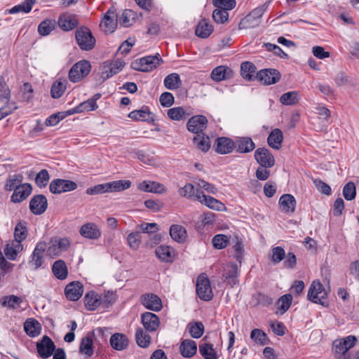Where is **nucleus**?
<instances>
[{
	"label": "nucleus",
	"mask_w": 359,
	"mask_h": 359,
	"mask_svg": "<svg viewBox=\"0 0 359 359\" xmlns=\"http://www.w3.org/2000/svg\"><path fill=\"white\" fill-rule=\"evenodd\" d=\"M267 8L268 5L264 4L255 8L241 20L238 24L239 29H250L257 27L260 24L262 17Z\"/></svg>",
	"instance_id": "obj_1"
},
{
	"label": "nucleus",
	"mask_w": 359,
	"mask_h": 359,
	"mask_svg": "<svg viewBox=\"0 0 359 359\" xmlns=\"http://www.w3.org/2000/svg\"><path fill=\"white\" fill-rule=\"evenodd\" d=\"M327 296V292L322 283L318 280L313 281L308 292V299L313 303L327 306L328 305Z\"/></svg>",
	"instance_id": "obj_2"
},
{
	"label": "nucleus",
	"mask_w": 359,
	"mask_h": 359,
	"mask_svg": "<svg viewBox=\"0 0 359 359\" xmlns=\"http://www.w3.org/2000/svg\"><path fill=\"white\" fill-rule=\"evenodd\" d=\"M76 40L79 48L86 51L92 50L95 45V39L86 27H81L75 32Z\"/></svg>",
	"instance_id": "obj_3"
},
{
	"label": "nucleus",
	"mask_w": 359,
	"mask_h": 359,
	"mask_svg": "<svg viewBox=\"0 0 359 359\" xmlns=\"http://www.w3.org/2000/svg\"><path fill=\"white\" fill-rule=\"evenodd\" d=\"M163 60L158 53L155 55H149L140 59L139 61H135L132 64L133 69L140 72H150L156 68Z\"/></svg>",
	"instance_id": "obj_4"
},
{
	"label": "nucleus",
	"mask_w": 359,
	"mask_h": 359,
	"mask_svg": "<svg viewBox=\"0 0 359 359\" xmlns=\"http://www.w3.org/2000/svg\"><path fill=\"white\" fill-rule=\"evenodd\" d=\"M91 69L90 63L87 60H81L74 64L69 72V79L72 82L76 83L86 77Z\"/></svg>",
	"instance_id": "obj_5"
},
{
	"label": "nucleus",
	"mask_w": 359,
	"mask_h": 359,
	"mask_svg": "<svg viewBox=\"0 0 359 359\" xmlns=\"http://www.w3.org/2000/svg\"><path fill=\"white\" fill-rule=\"evenodd\" d=\"M196 292L199 298L204 301H210L213 297L210 280L204 274H201L197 278Z\"/></svg>",
	"instance_id": "obj_6"
},
{
	"label": "nucleus",
	"mask_w": 359,
	"mask_h": 359,
	"mask_svg": "<svg viewBox=\"0 0 359 359\" xmlns=\"http://www.w3.org/2000/svg\"><path fill=\"white\" fill-rule=\"evenodd\" d=\"M357 339L355 336L349 335L346 337L335 339L333 341V348L338 357L345 355L346 353L354 346Z\"/></svg>",
	"instance_id": "obj_7"
},
{
	"label": "nucleus",
	"mask_w": 359,
	"mask_h": 359,
	"mask_svg": "<svg viewBox=\"0 0 359 359\" xmlns=\"http://www.w3.org/2000/svg\"><path fill=\"white\" fill-rule=\"evenodd\" d=\"M76 188L77 184L74 182L62 179L53 180L49 185L50 191L54 194L73 191Z\"/></svg>",
	"instance_id": "obj_8"
},
{
	"label": "nucleus",
	"mask_w": 359,
	"mask_h": 359,
	"mask_svg": "<svg viewBox=\"0 0 359 359\" xmlns=\"http://www.w3.org/2000/svg\"><path fill=\"white\" fill-rule=\"evenodd\" d=\"M280 72L275 69H264L258 72L256 79L264 85L276 83L280 79Z\"/></svg>",
	"instance_id": "obj_9"
},
{
	"label": "nucleus",
	"mask_w": 359,
	"mask_h": 359,
	"mask_svg": "<svg viewBox=\"0 0 359 359\" xmlns=\"http://www.w3.org/2000/svg\"><path fill=\"white\" fill-rule=\"evenodd\" d=\"M208 126V119L205 116L196 115L189 119L187 127L189 132L199 135L203 133Z\"/></svg>",
	"instance_id": "obj_10"
},
{
	"label": "nucleus",
	"mask_w": 359,
	"mask_h": 359,
	"mask_svg": "<svg viewBox=\"0 0 359 359\" xmlns=\"http://www.w3.org/2000/svg\"><path fill=\"white\" fill-rule=\"evenodd\" d=\"M117 14L113 8H109L104 14L100 27L105 33H112L117 26Z\"/></svg>",
	"instance_id": "obj_11"
},
{
	"label": "nucleus",
	"mask_w": 359,
	"mask_h": 359,
	"mask_svg": "<svg viewBox=\"0 0 359 359\" xmlns=\"http://www.w3.org/2000/svg\"><path fill=\"white\" fill-rule=\"evenodd\" d=\"M36 349L41 358H48L53 355L55 350V345L49 337L43 336L42 339L36 343Z\"/></svg>",
	"instance_id": "obj_12"
},
{
	"label": "nucleus",
	"mask_w": 359,
	"mask_h": 359,
	"mask_svg": "<svg viewBox=\"0 0 359 359\" xmlns=\"http://www.w3.org/2000/svg\"><path fill=\"white\" fill-rule=\"evenodd\" d=\"M255 158L262 167L271 168L275 163V159L272 154L264 147L255 150Z\"/></svg>",
	"instance_id": "obj_13"
},
{
	"label": "nucleus",
	"mask_w": 359,
	"mask_h": 359,
	"mask_svg": "<svg viewBox=\"0 0 359 359\" xmlns=\"http://www.w3.org/2000/svg\"><path fill=\"white\" fill-rule=\"evenodd\" d=\"M48 201L44 195L38 194L33 196L29 202L30 211L36 215L43 214L47 209Z\"/></svg>",
	"instance_id": "obj_14"
},
{
	"label": "nucleus",
	"mask_w": 359,
	"mask_h": 359,
	"mask_svg": "<svg viewBox=\"0 0 359 359\" xmlns=\"http://www.w3.org/2000/svg\"><path fill=\"white\" fill-rule=\"evenodd\" d=\"M124 65L125 62L121 60H117L110 63L105 62L103 70L101 72V78L103 81L109 79L121 71Z\"/></svg>",
	"instance_id": "obj_15"
},
{
	"label": "nucleus",
	"mask_w": 359,
	"mask_h": 359,
	"mask_svg": "<svg viewBox=\"0 0 359 359\" xmlns=\"http://www.w3.org/2000/svg\"><path fill=\"white\" fill-rule=\"evenodd\" d=\"M57 24L61 29L68 32L76 27L79 21L75 15L64 13L59 16Z\"/></svg>",
	"instance_id": "obj_16"
},
{
	"label": "nucleus",
	"mask_w": 359,
	"mask_h": 359,
	"mask_svg": "<svg viewBox=\"0 0 359 359\" xmlns=\"http://www.w3.org/2000/svg\"><path fill=\"white\" fill-rule=\"evenodd\" d=\"M83 293V285L79 281H73L67 285L65 289L66 297L70 301H77Z\"/></svg>",
	"instance_id": "obj_17"
},
{
	"label": "nucleus",
	"mask_w": 359,
	"mask_h": 359,
	"mask_svg": "<svg viewBox=\"0 0 359 359\" xmlns=\"http://www.w3.org/2000/svg\"><path fill=\"white\" fill-rule=\"evenodd\" d=\"M32 187L29 183H24L13 190L11 197L13 203H18L25 200L32 193Z\"/></svg>",
	"instance_id": "obj_18"
},
{
	"label": "nucleus",
	"mask_w": 359,
	"mask_h": 359,
	"mask_svg": "<svg viewBox=\"0 0 359 359\" xmlns=\"http://www.w3.org/2000/svg\"><path fill=\"white\" fill-rule=\"evenodd\" d=\"M196 199L208 208L216 210H221L224 206L222 203L216 198L206 196L203 191L199 190H196Z\"/></svg>",
	"instance_id": "obj_19"
},
{
	"label": "nucleus",
	"mask_w": 359,
	"mask_h": 359,
	"mask_svg": "<svg viewBox=\"0 0 359 359\" xmlns=\"http://www.w3.org/2000/svg\"><path fill=\"white\" fill-rule=\"evenodd\" d=\"M80 234L88 239L96 240L101 236V231L95 223L88 222L82 225L79 229Z\"/></svg>",
	"instance_id": "obj_20"
},
{
	"label": "nucleus",
	"mask_w": 359,
	"mask_h": 359,
	"mask_svg": "<svg viewBox=\"0 0 359 359\" xmlns=\"http://www.w3.org/2000/svg\"><path fill=\"white\" fill-rule=\"evenodd\" d=\"M141 320L145 330L149 332L156 331L160 325L158 316L151 312L142 313Z\"/></svg>",
	"instance_id": "obj_21"
},
{
	"label": "nucleus",
	"mask_w": 359,
	"mask_h": 359,
	"mask_svg": "<svg viewBox=\"0 0 359 359\" xmlns=\"http://www.w3.org/2000/svg\"><path fill=\"white\" fill-rule=\"evenodd\" d=\"M141 302L147 309L159 311L162 309L161 299L154 294H147L142 296Z\"/></svg>",
	"instance_id": "obj_22"
},
{
	"label": "nucleus",
	"mask_w": 359,
	"mask_h": 359,
	"mask_svg": "<svg viewBox=\"0 0 359 359\" xmlns=\"http://www.w3.org/2000/svg\"><path fill=\"white\" fill-rule=\"evenodd\" d=\"M46 248L47 245L45 242H40L35 247L29 260V264L34 266V269H39L42 265V258Z\"/></svg>",
	"instance_id": "obj_23"
},
{
	"label": "nucleus",
	"mask_w": 359,
	"mask_h": 359,
	"mask_svg": "<svg viewBox=\"0 0 359 359\" xmlns=\"http://www.w3.org/2000/svg\"><path fill=\"white\" fill-rule=\"evenodd\" d=\"M234 146V142L229 137H218L215 141V151L221 154H227L231 153L233 151Z\"/></svg>",
	"instance_id": "obj_24"
},
{
	"label": "nucleus",
	"mask_w": 359,
	"mask_h": 359,
	"mask_svg": "<svg viewBox=\"0 0 359 359\" xmlns=\"http://www.w3.org/2000/svg\"><path fill=\"white\" fill-rule=\"evenodd\" d=\"M197 352L196 342L191 339H184L180 346V353L184 358H191Z\"/></svg>",
	"instance_id": "obj_25"
},
{
	"label": "nucleus",
	"mask_w": 359,
	"mask_h": 359,
	"mask_svg": "<svg viewBox=\"0 0 359 359\" xmlns=\"http://www.w3.org/2000/svg\"><path fill=\"white\" fill-rule=\"evenodd\" d=\"M234 148L236 149V151L242 154L249 153L255 148L254 142L250 137H238L234 142Z\"/></svg>",
	"instance_id": "obj_26"
},
{
	"label": "nucleus",
	"mask_w": 359,
	"mask_h": 359,
	"mask_svg": "<svg viewBox=\"0 0 359 359\" xmlns=\"http://www.w3.org/2000/svg\"><path fill=\"white\" fill-rule=\"evenodd\" d=\"M138 189L145 192L163 194L166 191L165 187L159 182L143 181L138 185Z\"/></svg>",
	"instance_id": "obj_27"
},
{
	"label": "nucleus",
	"mask_w": 359,
	"mask_h": 359,
	"mask_svg": "<svg viewBox=\"0 0 359 359\" xmlns=\"http://www.w3.org/2000/svg\"><path fill=\"white\" fill-rule=\"evenodd\" d=\"M279 205L283 212H294L296 200L291 194H283L279 199Z\"/></svg>",
	"instance_id": "obj_28"
},
{
	"label": "nucleus",
	"mask_w": 359,
	"mask_h": 359,
	"mask_svg": "<svg viewBox=\"0 0 359 359\" xmlns=\"http://www.w3.org/2000/svg\"><path fill=\"white\" fill-rule=\"evenodd\" d=\"M110 344L113 348L117 351L126 349L128 346L127 337L121 333H115L111 336Z\"/></svg>",
	"instance_id": "obj_29"
},
{
	"label": "nucleus",
	"mask_w": 359,
	"mask_h": 359,
	"mask_svg": "<svg viewBox=\"0 0 359 359\" xmlns=\"http://www.w3.org/2000/svg\"><path fill=\"white\" fill-rule=\"evenodd\" d=\"M232 70L226 66H219L213 69L211 72V78L216 81L228 79L232 76Z\"/></svg>",
	"instance_id": "obj_30"
},
{
	"label": "nucleus",
	"mask_w": 359,
	"mask_h": 359,
	"mask_svg": "<svg viewBox=\"0 0 359 359\" xmlns=\"http://www.w3.org/2000/svg\"><path fill=\"white\" fill-rule=\"evenodd\" d=\"M170 235L175 241L179 243H184L187 237L185 228L178 224H172L170 226Z\"/></svg>",
	"instance_id": "obj_31"
},
{
	"label": "nucleus",
	"mask_w": 359,
	"mask_h": 359,
	"mask_svg": "<svg viewBox=\"0 0 359 359\" xmlns=\"http://www.w3.org/2000/svg\"><path fill=\"white\" fill-rule=\"evenodd\" d=\"M24 330L27 335L35 337L40 334L41 326L36 320L29 318L24 323Z\"/></svg>",
	"instance_id": "obj_32"
},
{
	"label": "nucleus",
	"mask_w": 359,
	"mask_h": 359,
	"mask_svg": "<svg viewBox=\"0 0 359 359\" xmlns=\"http://www.w3.org/2000/svg\"><path fill=\"white\" fill-rule=\"evenodd\" d=\"M212 32V25L205 19L199 21L195 29L196 35L202 39L208 38Z\"/></svg>",
	"instance_id": "obj_33"
},
{
	"label": "nucleus",
	"mask_w": 359,
	"mask_h": 359,
	"mask_svg": "<svg viewBox=\"0 0 359 359\" xmlns=\"http://www.w3.org/2000/svg\"><path fill=\"white\" fill-rule=\"evenodd\" d=\"M156 257L164 262H172L174 257L173 250L168 245H160L155 250Z\"/></svg>",
	"instance_id": "obj_34"
},
{
	"label": "nucleus",
	"mask_w": 359,
	"mask_h": 359,
	"mask_svg": "<svg viewBox=\"0 0 359 359\" xmlns=\"http://www.w3.org/2000/svg\"><path fill=\"white\" fill-rule=\"evenodd\" d=\"M23 250L22 243L12 241L8 243L4 248V254L6 257L11 260H15L18 254Z\"/></svg>",
	"instance_id": "obj_35"
},
{
	"label": "nucleus",
	"mask_w": 359,
	"mask_h": 359,
	"mask_svg": "<svg viewBox=\"0 0 359 359\" xmlns=\"http://www.w3.org/2000/svg\"><path fill=\"white\" fill-rule=\"evenodd\" d=\"M52 271L54 276L60 280H64L68 275V270L65 262L63 260H57L52 266Z\"/></svg>",
	"instance_id": "obj_36"
},
{
	"label": "nucleus",
	"mask_w": 359,
	"mask_h": 359,
	"mask_svg": "<svg viewBox=\"0 0 359 359\" xmlns=\"http://www.w3.org/2000/svg\"><path fill=\"white\" fill-rule=\"evenodd\" d=\"M256 70L255 65L250 62H243L241 65V74L247 81L256 79V75H255Z\"/></svg>",
	"instance_id": "obj_37"
},
{
	"label": "nucleus",
	"mask_w": 359,
	"mask_h": 359,
	"mask_svg": "<svg viewBox=\"0 0 359 359\" xmlns=\"http://www.w3.org/2000/svg\"><path fill=\"white\" fill-rule=\"evenodd\" d=\"M283 139V137L282 131L278 128H276L271 132L267 141L270 147L276 149H279L281 147Z\"/></svg>",
	"instance_id": "obj_38"
},
{
	"label": "nucleus",
	"mask_w": 359,
	"mask_h": 359,
	"mask_svg": "<svg viewBox=\"0 0 359 359\" xmlns=\"http://www.w3.org/2000/svg\"><path fill=\"white\" fill-rule=\"evenodd\" d=\"M84 301L86 308L89 311H95L102 302L98 295L94 292H88Z\"/></svg>",
	"instance_id": "obj_39"
},
{
	"label": "nucleus",
	"mask_w": 359,
	"mask_h": 359,
	"mask_svg": "<svg viewBox=\"0 0 359 359\" xmlns=\"http://www.w3.org/2000/svg\"><path fill=\"white\" fill-rule=\"evenodd\" d=\"M27 223L25 221L19 222L15 227L14 231V242L21 243L22 241H24L27 236Z\"/></svg>",
	"instance_id": "obj_40"
},
{
	"label": "nucleus",
	"mask_w": 359,
	"mask_h": 359,
	"mask_svg": "<svg viewBox=\"0 0 359 359\" xmlns=\"http://www.w3.org/2000/svg\"><path fill=\"white\" fill-rule=\"evenodd\" d=\"M199 353L204 359H218V355L211 344H201L199 345Z\"/></svg>",
	"instance_id": "obj_41"
},
{
	"label": "nucleus",
	"mask_w": 359,
	"mask_h": 359,
	"mask_svg": "<svg viewBox=\"0 0 359 359\" xmlns=\"http://www.w3.org/2000/svg\"><path fill=\"white\" fill-rule=\"evenodd\" d=\"M164 86L167 89L176 90L182 85L180 75L177 73H172L164 79Z\"/></svg>",
	"instance_id": "obj_42"
},
{
	"label": "nucleus",
	"mask_w": 359,
	"mask_h": 359,
	"mask_svg": "<svg viewBox=\"0 0 359 359\" xmlns=\"http://www.w3.org/2000/svg\"><path fill=\"white\" fill-rule=\"evenodd\" d=\"M168 116L173 121H182L190 115L189 112H187L182 107H176L171 108L168 110Z\"/></svg>",
	"instance_id": "obj_43"
},
{
	"label": "nucleus",
	"mask_w": 359,
	"mask_h": 359,
	"mask_svg": "<svg viewBox=\"0 0 359 359\" xmlns=\"http://www.w3.org/2000/svg\"><path fill=\"white\" fill-rule=\"evenodd\" d=\"M195 146L202 151H207L210 147V140L204 133L196 135L193 139Z\"/></svg>",
	"instance_id": "obj_44"
},
{
	"label": "nucleus",
	"mask_w": 359,
	"mask_h": 359,
	"mask_svg": "<svg viewBox=\"0 0 359 359\" xmlns=\"http://www.w3.org/2000/svg\"><path fill=\"white\" fill-rule=\"evenodd\" d=\"M238 276V267L236 264H231L226 266L224 270L223 276L225 278V280L228 281L229 284L232 286L236 285Z\"/></svg>",
	"instance_id": "obj_45"
},
{
	"label": "nucleus",
	"mask_w": 359,
	"mask_h": 359,
	"mask_svg": "<svg viewBox=\"0 0 359 359\" xmlns=\"http://www.w3.org/2000/svg\"><path fill=\"white\" fill-rule=\"evenodd\" d=\"M135 340L138 346L142 348H147L150 344L151 337L147 334V330L144 331L139 327L136 330Z\"/></svg>",
	"instance_id": "obj_46"
},
{
	"label": "nucleus",
	"mask_w": 359,
	"mask_h": 359,
	"mask_svg": "<svg viewBox=\"0 0 359 359\" xmlns=\"http://www.w3.org/2000/svg\"><path fill=\"white\" fill-rule=\"evenodd\" d=\"M36 0H25L22 4L16 5L9 10V13L15 14L20 12L27 13L31 11Z\"/></svg>",
	"instance_id": "obj_47"
},
{
	"label": "nucleus",
	"mask_w": 359,
	"mask_h": 359,
	"mask_svg": "<svg viewBox=\"0 0 359 359\" xmlns=\"http://www.w3.org/2000/svg\"><path fill=\"white\" fill-rule=\"evenodd\" d=\"M55 20L46 19L39 24L38 32L41 36H47L55 28Z\"/></svg>",
	"instance_id": "obj_48"
},
{
	"label": "nucleus",
	"mask_w": 359,
	"mask_h": 359,
	"mask_svg": "<svg viewBox=\"0 0 359 359\" xmlns=\"http://www.w3.org/2000/svg\"><path fill=\"white\" fill-rule=\"evenodd\" d=\"M187 329L194 339L200 338L204 332V325L201 322H191L187 325Z\"/></svg>",
	"instance_id": "obj_49"
},
{
	"label": "nucleus",
	"mask_w": 359,
	"mask_h": 359,
	"mask_svg": "<svg viewBox=\"0 0 359 359\" xmlns=\"http://www.w3.org/2000/svg\"><path fill=\"white\" fill-rule=\"evenodd\" d=\"M2 306L9 309H17L22 302L21 298L15 295H8L3 297L0 300Z\"/></svg>",
	"instance_id": "obj_50"
},
{
	"label": "nucleus",
	"mask_w": 359,
	"mask_h": 359,
	"mask_svg": "<svg viewBox=\"0 0 359 359\" xmlns=\"http://www.w3.org/2000/svg\"><path fill=\"white\" fill-rule=\"evenodd\" d=\"M110 192H118L126 190L131 187V182L128 180H120L109 182Z\"/></svg>",
	"instance_id": "obj_51"
},
{
	"label": "nucleus",
	"mask_w": 359,
	"mask_h": 359,
	"mask_svg": "<svg viewBox=\"0 0 359 359\" xmlns=\"http://www.w3.org/2000/svg\"><path fill=\"white\" fill-rule=\"evenodd\" d=\"M97 108V104H93L90 100L88 99L86 101H84L79 104L77 107H74V109L67 111L69 114H73L75 113H82L84 111H93Z\"/></svg>",
	"instance_id": "obj_52"
},
{
	"label": "nucleus",
	"mask_w": 359,
	"mask_h": 359,
	"mask_svg": "<svg viewBox=\"0 0 359 359\" xmlns=\"http://www.w3.org/2000/svg\"><path fill=\"white\" fill-rule=\"evenodd\" d=\"M23 176L21 174H15L10 175L6 180L5 189L7 191H11L16 189L18 186L22 184Z\"/></svg>",
	"instance_id": "obj_53"
},
{
	"label": "nucleus",
	"mask_w": 359,
	"mask_h": 359,
	"mask_svg": "<svg viewBox=\"0 0 359 359\" xmlns=\"http://www.w3.org/2000/svg\"><path fill=\"white\" fill-rule=\"evenodd\" d=\"M93 339L89 337H85L81 339L79 351L87 357H90L93 354Z\"/></svg>",
	"instance_id": "obj_54"
},
{
	"label": "nucleus",
	"mask_w": 359,
	"mask_h": 359,
	"mask_svg": "<svg viewBox=\"0 0 359 359\" xmlns=\"http://www.w3.org/2000/svg\"><path fill=\"white\" fill-rule=\"evenodd\" d=\"M299 93L296 91H290L283 94L280 102L285 105H293L299 102Z\"/></svg>",
	"instance_id": "obj_55"
},
{
	"label": "nucleus",
	"mask_w": 359,
	"mask_h": 359,
	"mask_svg": "<svg viewBox=\"0 0 359 359\" xmlns=\"http://www.w3.org/2000/svg\"><path fill=\"white\" fill-rule=\"evenodd\" d=\"M66 89V81L57 80L51 87L50 93L53 98L60 97Z\"/></svg>",
	"instance_id": "obj_56"
},
{
	"label": "nucleus",
	"mask_w": 359,
	"mask_h": 359,
	"mask_svg": "<svg viewBox=\"0 0 359 359\" xmlns=\"http://www.w3.org/2000/svg\"><path fill=\"white\" fill-rule=\"evenodd\" d=\"M128 116L136 121H145L149 119L150 112L147 108H142L140 110L131 111Z\"/></svg>",
	"instance_id": "obj_57"
},
{
	"label": "nucleus",
	"mask_w": 359,
	"mask_h": 359,
	"mask_svg": "<svg viewBox=\"0 0 359 359\" xmlns=\"http://www.w3.org/2000/svg\"><path fill=\"white\" fill-rule=\"evenodd\" d=\"M292 301V296L290 294H286L281 296L278 301V309L281 314L285 313L290 308Z\"/></svg>",
	"instance_id": "obj_58"
},
{
	"label": "nucleus",
	"mask_w": 359,
	"mask_h": 359,
	"mask_svg": "<svg viewBox=\"0 0 359 359\" xmlns=\"http://www.w3.org/2000/svg\"><path fill=\"white\" fill-rule=\"evenodd\" d=\"M250 338L262 346L266 344L269 341L265 332L259 329H254L251 332Z\"/></svg>",
	"instance_id": "obj_59"
},
{
	"label": "nucleus",
	"mask_w": 359,
	"mask_h": 359,
	"mask_svg": "<svg viewBox=\"0 0 359 359\" xmlns=\"http://www.w3.org/2000/svg\"><path fill=\"white\" fill-rule=\"evenodd\" d=\"M110 192L109 182L97 184L86 189V193L88 195H96Z\"/></svg>",
	"instance_id": "obj_60"
},
{
	"label": "nucleus",
	"mask_w": 359,
	"mask_h": 359,
	"mask_svg": "<svg viewBox=\"0 0 359 359\" xmlns=\"http://www.w3.org/2000/svg\"><path fill=\"white\" fill-rule=\"evenodd\" d=\"M285 252L284 249L280 246L274 247L271 249V255L270 256L271 261L276 264L284 259Z\"/></svg>",
	"instance_id": "obj_61"
},
{
	"label": "nucleus",
	"mask_w": 359,
	"mask_h": 359,
	"mask_svg": "<svg viewBox=\"0 0 359 359\" xmlns=\"http://www.w3.org/2000/svg\"><path fill=\"white\" fill-rule=\"evenodd\" d=\"M343 196L347 201L353 200L356 196L355 185L353 182H348L343 188Z\"/></svg>",
	"instance_id": "obj_62"
},
{
	"label": "nucleus",
	"mask_w": 359,
	"mask_h": 359,
	"mask_svg": "<svg viewBox=\"0 0 359 359\" xmlns=\"http://www.w3.org/2000/svg\"><path fill=\"white\" fill-rule=\"evenodd\" d=\"M140 231L131 232L127 237V241L130 248L133 250H137L141 243Z\"/></svg>",
	"instance_id": "obj_63"
},
{
	"label": "nucleus",
	"mask_w": 359,
	"mask_h": 359,
	"mask_svg": "<svg viewBox=\"0 0 359 359\" xmlns=\"http://www.w3.org/2000/svg\"><path fill=\"white\" fill-rule=\"evenodd\" d=\"M212 18L215 22L223 24L228 20L229 13L224 9L217 8L212 13Z\"/></svg>",
	"instance_id": "obj_64"
}]
</instances>
